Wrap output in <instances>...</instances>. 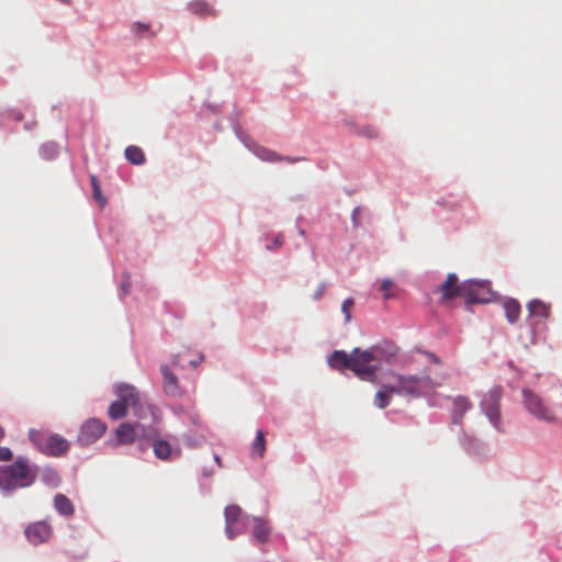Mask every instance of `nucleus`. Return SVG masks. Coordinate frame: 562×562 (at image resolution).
<instances>
[{
  "mask_svg": "<svg viewBox=\"0 0 562 562\" xmlns=\"http://www.w3.org/2000/svg\"><path fill=\"white\" fill-rule=\"evenodd\" d=\"M40 467L27 457L19 456L14 462L0 465V493L3 497L12 496L16 491L32 486L38 475Z\"/></svg>",
  "mask_w": 562,
  "mask_h": 562,
  "instance_id": "f257e3e1",
  "label": "nucleus"
},
{
  "mask_svg": "<svg viewBox=\"0 0 562 562\" xmlns=\"http://www.w3.org/2000/svg\"><path fill=\"white\" fill-rule=\"evenodd\" d=\"M327 362L329 367L333 369H349L359 379L368 382H374L375 368L373 366H364L363 362L360 361V353H355V348L351 350L350 353H347L344 350L333 351L328 356Z\"/></svg>",
  "mask_w": 562,
  "mask_h": 562,
  "instance_id": "f03ea898",
  "label": "nucleus"
},
{
  "mask_svg": "<svg viewBox=\"0 0 562 562\" xmlns=\"http://www.w3.org/2000/svg\"><path fill=\"white\" fill-rule=\"evenodd\" d=\"M397 352L398 347L390 340H383L366 350L355 348V353H360V361H362L364 366H373L375 368L373 383H379L376 380V372L380 369V363H392L397 356Z\"/></svg>",
  "mask_w": 562,
  "mask_h": 562,
  "instance_id": "7ed1b4c3",
  "label": "nucleus"
},
{
  "mask_svg": "<svg viewBox=\"0 0 562 562\" xmlns=\"http://www.w3.org/2000/svg\"><path fill=\"white\" fill-rule=\"evenodd\" d=\"M29 439L38 451L50 457H63L69 450L70 443L58 434H45L36 429L29 430Z\"/></svg>",
  "mask_w": 562,
  "mask_h": 562,
  "instance_id": "20e7f679",
  "label": "nucleus"
},
{
  "mask_svg": "<svg viewBox=\"0 0 562 562\" xmlns=\"http://www.w3.org/2000/svg\"><path fill=\"white\" fill-rule=\"evenodd\" d=\"M389 374L402 383L405 396L419 397L428 392L435 390L440 385L429 374H400L394 371H389Z\"/></svg>",
  "mask_w": 562,
  "mask_h": 562,
  "instance_id": "39448f33",
  "label": "nucleus"
},
{
  "mask_svg": "<svg viewBox=\"0 0 562 562\" xmlns=\"http://www.w3.org/2000/svg\"><path fill=\"white\" fill-rule=\"evenodd\" d=\"M154 434V425H145L144 423H123L116 430L115 436L117 443L127 445L137 442L138 449L145 451L144 441L146 438L151 437Z\"/></svg>",
  "mask_w": 562,
  "mask_h": 562,
  "instance_id": "423d86ee",
  "label": "nucleus"
},
{
  "mask_svg": "<svg viewBox=\"0 0 562 562\" xmlns=\"http://www.w3.org/2000/svg\"><path fill=\"white\" fill-rule=\"evenodd\" d=\"M503 397V389L501 386H493L483 394L480 407L483 414L487 417L488 422L497 431H503V420L501 414V401Z\"/></svg>",
  "mask_w": 562,
  "mask_h": 562,
  "instance_id": "0eeeda50",
  "label": "nucleus"
},
{
  "mask_svg": "<svg viewBox=\"0 0 562 562\" xmlns=\"http://www.w3.org/2000/svg\"><path fill=\"white\" fill-rule=\"evenodd\" d=\"M459 297H463L464 304L470 307L473 304L490 303L494 293L491 290L490 282L469 281L459 284Z\"/></svg>",
  "mask_w": 562,
  "mask_h": 562,
  "instance_id": "6e6552de",
  "label": "nucleus"
},
{
  "mask_svg": "<svg viewBox=\"0 0 562 562\" xmlns=\"http://www.w3.org/2000/svg\"><path fill=\"white\" fill-rule=\"evenodd\" d=\"M224 517L225 535L233 540L246 531L254 516L244 513L238 505L233 504L225 507Z\"/></svg>",
  "mask_w": 562,
  "mask_h": 562,
  "instance_id": "1a4fd4ad",
  "label": "nucleus"
},
{
  "mask_svg": "<svg viewBox=\"0 0 562 562\" xmlns=\"http://www.w3.org/2000/svg\"><path fill=\"white\" fill-rule=\"evenodd\" d=\"M522 404L526 411L539 420L546 423L557 422L554 411L543 401V398L529 389H522Z\"/></svg>",
  "mask_w": 562,
  "mask_h": 562,
  "instance_id": "9d476101",
  "label": "nucleus"
},
{
  "mask_svg": "<svg viewBox=\"0 0 562 562\" xmlns=\"http://www.w3.org/2000/svg\"><path fill=\"white\" fill-rule=\"evenodd\" d=\"M144 446L145 450L151 447L156 458L162 461L176 460L181 453L179 448L173 449L167 440L159 438V432L155 426L153 436L145 439Z\"/></svg>",
  "mask_w": 562,
  "mask_h": 562,
  "instance_id": "9b49d317",
  "label": "nucleus"
},
{
  "mask_svg": "<svg viewBox=\"0 0 562 562\" xmlns=\"http://www.w3.org/2000/svg\"><path fill=\"white\" fill-rule=\"evenodd\" d=\"M106 430V425L99 418H89L79 430L77 442L81 447L94 443Z\"/></svg>",
  "mask_w": 562,
  "mask_h": 562,
  "instance_id": "f8f14e48",
  "label": "nucleus"
},
{
  "mask_svg": "<svg viewBox=\"0 0 562 562\" xmlns=\"http://www.w3.org/2000/svg\"><path fill=\"white\" fill-rule=\"evenodd\" d=\"M162 375V390L167 396L180 397L183 394V390L179 384L178 376L172 372L171 368L167 363H161L159 367Z\"/></svg>",
  "mask_w": 562,
  "mask_h": 562,
  "instance_id": "ddd939ff",
  "label": "nucleus"
},
{
  "mask_svg": "<svg viewBox=\"0 0 562 562\" xmlns=\"http://www.w3.org/2000/svg\"><path fill=\"white\" fill-rule=\"evenodd\" d=\"M25 536L33 544L43 543L50 537V527L44 521H37L25 529Z\"/></svg>",
  "mask_w": 562,
  "mask_h": 562,
  "instance_id": "4468645a",
  "label": "nucleus"
},
{
  "mask_svg": "<svg viewBox=\"0 0 562 562\" xmlns=\"http://www.w3.org/2000/svg\"><path fill=\"white\" fill-rule=\"evenodd\" d=\"M132 407L134 414L139 419H149L151 423L150 425L158 423L160 419L159 409L147 402H143L140 398L134 405H132Z\"/></svg>",
  "mask_w": 562,
  "mask_h": 562,
  "instance_id": "2eb2a0df",
  "label": "nucleus"
},
{
  "mask_svg": "<svg viewBox=\"0 0 562 562\" xmlns=\"http://www.w3.org/2000/svg\"><path fill=\"white\" fill-rule=\"evenodd\" d=\"M116 395L120 401L126 403L127 406L134 405L139 398V394L135 386L127 383H120L115 387Z\"/></svg>",
  "mask_w": 562,
  "mask_h": 562,
  "instance_id": "dca6fc26",
  "label": "nucleus"
},
{
  "mask_svg": "<svg viewBox=\"0 0 562 562\" xmlns=\"http://www.w3.org/2000/svg\"><path fill=\"white\" fill-rule=\"evenodd\" d=\"M54 508L64 517H71L75 514V507L71 501L61 493L54 496Z\"/></svg>",
  "mask_w": 562,
  "mask_h": 562,
  "instance_id": "f3484780",
  "label": "nucleus"
},
{
  "mask_svg": "<svg viewBox=\"0 0 562 562\" xmlns=\"http://www.w3.org/2000/svg\"><path fill=\"white\" fill-rule=\"evenodd\" d=\"M527 310L530 316L548 318L551 313V305L541 300L535 299L527 304Z\"/></svg>",
  "mask_w": 562,
  "mask_h": 562,
  "instance_id": "a211bd4d",
  "label": "nucleus"
},
{
  "mask_svg": "<svg viewBox=\"0 0 562 562\" xmlns=\"http://www.w3.org/2000/svg\"><path fill=\"white\" fill-rule=\"evenodd\" d=\"M252 521L255 522L252 529V536L258 542H267L270 536V528L267 526V521L260 517H252Z\"/></svg>",
  "mask_w": 562,
  "mask_h": 562,
  "instance_id": "6ab92c4d",
  "label": "nucleus"
},
{
  "mask_svg": "<svg viewBox=\"0 0 562 562\" xmlns=\"http://www.w3.org/2000/svg\"><path fill=\"white\" fill-rule=\"evenodd\" d=\"M250 149L251 151L258 157L260 158L261 160L263 161H269V162H277V161H281V156L278 155L276 151L273 150H270L263 146H260V145H257V144H252V146L246 144Z\"/></svg>",
  "mask_w": 562,
  "mask_h": 562,
  "instance_id": "aec40b11",
  "label": "nucleus"
},
{
  "mask_svg": "<svg viewBox=\"0 0 562 562\" xmlns=\"http://www.w3.org/2000/svg\"><path fill=\"white\" fill-rule=\"evenodd\" d=\"M38 474L41 475V481L49 487H57L60 484L61 479L58 472L52 467L40 469Z\"/></svg>",
  "mask_w": 562,
  "mask_h": 562,
  "instance_id": "412c9836",
  "label": "nucleus"
},
{
  "mask_svg": "<svg viewBox=\"0 0 562 562\" xmlns=\"http://www.w3.org/2000/svg\"><path fill=\"white\" fill-rule=\"evenodd\" d=\"M442 301H449L457 295V274L450 273L445 283L440 285Z\"/></svg>",
  "mask_w": 562,
  "mask_h": 562,
  "instance_id": "4be33fe9",
  "label": "nucleus"
},
{
  "mask_svg": "<svg viewBox=\"0 0 562 562\" xmlns=\"http://www.w3.org/2000/svg\"><path fill=\"white\" fill-rule=\"evenodd\" d=\"M131 32L135 38H150L154 37L156 32L151 30L149 23L134 22L131 25Z\"/></svg>",
  "mask_w": 562,
  "mask_h": 562,
  "instance_id": "5701e85b",
  "label": "nucleus"
},
{
  "mask_svg": "<svg viewBox=\"0 0 562 562\" xmlns=\"http://www.w3.org/2000/svg\"><path fill=\"white\" fill-rule=\"evenodd\" d=\"M504 311H505L507 321L510 324H514L519 318L521 307H520V304L518 303V301H516L514 299H509L504 302Z\"/></svg>",
  "mask_w": 562,
  "mask_h": 562,
  "instance_id": "b1692460",
  "label": "nucleus"
},
{
  "mask_svg": "<svg viewBox=\"0 0 562 562\" xmlns=\"http://www.w3.org/2000/svg\"><path fill=\"white\" fill-rule=\"evenodd\" d=\"M125 158L133 165L140 166L145 162V155L137 146H127L124 151Z\"/></svg>",
  "mask_w": 562,
  "mask_h": 562,
  "instance_id": "393cba45",
  "label": "nucleus"
},
{
  "mask_svg": "<svg viewBox=\"0 0 562 562\" xmlns=\"http://www.w3.org/2000/svg\"><path fill=\"white\" fill-rule=\"evenodd\" d=\"M127 407L128 406L126 405V403H123V401H114L109 407V417L114 420L125 417L127 413Z\"/></svg>",
  "mask_w": 562,
  "mask_h": 562,
  "instance_id": "a878e982",
  "label": "nucleus"
},
{
  "mask_svg": "<svg viewBox=\"0 0 562 562\" xmlns=\"http://www.w3.org/2000/svg\"><path fill=\"white\" fill-rule=\"evenodd\" d=\"M58 153V145L55 142H46L40 147V156L45 160L55 159Z\"/></svg>",
  "mask_w": 562,
  "mask_h": 562,
  "instance_id": "bb28decb",
  "label": "nucleus"
},
{
  "mask_svg": "<svg viewBox=\"0 0 562 562\" xmlns=\"http://www.w3.org/2000/svg\"><path fill=\"white\" fill-rule=\"evenodd\" d=\"M252 454H258V457L262 458L266 451V439L262 430H258L256 434V438L252 442Z\"/></svg>",
  "mask_w": 562,
  "mask_h": 562,
  "instance_id": "cd10ccee",
  "label": "nucleus"
},
{
  "mask_svg": "<svg viewBox=\"0 0 562 562\" xmlns=\"http://www.w3.org/2000/svg\"><path fill=\"white\" fill-rule=\"evenodd\" d=\"M189 9L191 12L201 16L209 15L212 13V9L209 5V3L203 0H195L191 2L189 4Z\"/></svg>",
  "mask_w": 562,
  "mask_h": 562,
  "instance_id": "c85d7f7f",
  "label": "nucleus"
},
{
  "mask_svg": "<svg viewBox=\"0 0 562 562\" xmlns=\"http://www.w3.org/2000/svg\"><path fill=\"white\" fill-rule=\"evenodd\" d=\"M391 398L392 397L390 396L387 391H385L381 385V389L375 393L373 403L378 408L383 409L390 404Z\"/></svg>",
  "mask_w": 562,
  "mask_h": 562,
  "instance_id": "c756f323",
  "label": "nucleus"
},
{
  "mask_svg": "<svg viewBox=\"0 0 562 562\" xmlns=\"http://www.w3.org/2000/svg\"><path fill=\"white\" fill-rule=\"evenodd\" d=\"M90 182H91L94 200L100 204V206H104L106 203V199L103 196V194L101 192V188H100L98 178L93 175L90 176Z\"/></svg>",
  "mask_w": 562,
  "mask_h": 562,
  "instance_id": "7c9ffc66",
  "label": "nucleus"
},
{
  "mask_svg": "<svg viewBox=\"0 0 562 562\" xmlns=\"http://www.w3.org/2000/svg\"><path fill=\"white\" fill-rule=\"evenodd\" d=\"M381 385L383 386V389L385 391H387V393L390 394L391 397H392L393 394H396V395H400V396H405L402 383L397 382L396 380H394L393 383H384V384H381Z\"/></svg>",
  "mask_w": 562,
  "mask_h": 562,
  "instance_id": "2f4dec72",
  "label": "nucleus"
},
{
  "mask_svg": "<svg viewBox=\"0 0 562 562\" xmlns=\"http://www.w3.org/2000/svg\"><path fill=\"white\" fill-rule=\"evenodd\" d=\"M183 443L189 448H196L202 445L204 441V437L201 436H193L191 434H184L182 436Z\"/></svg>",
  "mask_w": 562,
  "mask_h": 562,
  "instance_id": "473e14b6",
  "label": "nucleus"
},
{
  "mask_svg": "<svg viewBox=\"0 0 562 562\" xmlns=\"http://www.w3.org/2000/svg\"><path fill=\"white\" fill-rule=\"evenodd\" d=\"M355 306V300L352 297L346 299L341 304V312L345 316V323L351 321V310Z\"/></svg>",
  "mask_w": 562,
  "mask_h": 562,
  "instance_id": "72a5a7b5",
  "label": "nucleus"
},
{
  "mask_svg": "<svg viewBox=\"0 0 562 562\" xmlns=\"http://www.w3.org/2000/svg\"><path fill=\"white\" fill-rule=\"evenodd\" d=\"M130 289H131L130 273L124 272L123 281L121 283V288H120V292H119L120 299H123L125 295H127L130 292Z\"/></svg>",
  "mask_w": 562,
  "mask_h": 562,
  "instance_id": "f704fd0d",
  "label": "nucleus"
},
{
  "mask_svg": "<svg viewBox=\"0 0 562 562\" xmlns=\"http://www.w3.org/2000/svg\"><path fill=\"white\" fill-rule=\"evenodd\" d=\"M461 443L463 448L470 453H476L479 451V442L472 438L464 437Z\"/></svg>",
  "mask_w": 562,
  "mask_h": 562,
  "instance_id": "c9c22d12",
  "label": "nucleus"
},
{
  "mask_svg": "<svg viewBox=\"0 0 562 562\" xmlns=\"http://www.w3.org/2000/svg\"><path fill=\"white\" fill-rule=\"evenodd\" d=\"M282 245H283V236H282V234H278L273 237L271 244H266V249L273 250V249L281 247Z\"/></svg>",
  "mask_w": 562,
  "mask_h": 562,
  "instance_id": "e433bc0d",
  "label": "nucleus"
},
{
  "mask_svg": "<svg viewBox=\"0 0 562 562\" xmlns=\"http://www.w3.org/2000/svg\"><path fill=\"white\" fill-rule=\"evenodd\" d=\"M359 134H361L364 137L368 138H375L378 136V132L372 126H363L359 131Z\"/></svg>",
  "mask_w": 562,
  "mask_h": 562,
  "instance_id": "4c0bfd02",
  "label": "nucleus"
},
{
  "mask_svg": "<svg viewBox=\"0 0 562 562\" xmlns=\"http://www.w3.org/2000/svg\"><path fill=\"white\" fill-rule=\"evenodd\" d=\"M13 457L11 449L8 447H0V461H10Z\"/></svg>",
  "mask_w": 562,
  "mask_h": 562,
  "instance_id": "58836bf2",
  "label": "nucleus"
},
{
  "mask_svg": "<svg viewBox=\"0 0 562 562\" xmlns=\"http://www.w3.org/2000/svg\"><path fill=\"white\" fill-rule=\"evenodd\" d=\"M459 415L471 408V403L468 398L459 396Z\"/></svg>",
  "mask_w": 562,
  "mask_h": 562,
  "instance_id": "ea45409f",
  "label": "nucleus"
},
{
  "mask_svg": "<svg viewBox=\"0 0 562 562\" xmlns=\"http://www.w3.org/2000/svg\"><path fill=\"white\" fill-rule=\"evenodd\" d=\"M360 212H361V207L357 206L353 209V211L351 213V221L355 226H360V221H359Z\"/></svg>",
  "mask_w": 562,
  "mask_h": 562,
  "instance_id": "a19ab883",
  "label": "nucleus"
},
{
  "mask_svg": "<svg viewBox=\"0 0 562 562\" xmlns=\"http://www.w3.org/2000/svg\"><path fill=\"white\" fill-rule=\"evenodd\" d=\"M393 285V281L391 279H384L381 282L380 290L387 291Z\"/></svg>",
  "mask_w": 562,
  "mask_h": 562,
  "instance_id": "79ce46f5",
  "label": "nucleus"
},
{
  "mask_svg": "<svg viewBox=\"0 0 562 562\" xmlns=\"http://www.w3.org/2000/svg\"><path fill=\"white\" fill-rule=\"evenodd\" d=\"M324 292H325V284H321L313 295L314 300H316V301L319 300L323 296Z\"/></svg>",
  "mask_w": 562,
  "mask_h": 562,
  "instance_id": "37998d69",
  "label": "nucleus"
},
{
  "mask_svg": "<svg viewBox=\"0 0 562 562\" xmlns=\"http://www.w3.org/2000/svg\"><path fill=\"white\" fill-rule=\"evenodd\" d=\"M204 360V356L200 353L196 359H193L189 362L192 368H196Z\"/></svg>",
  "mask_w": 562,
  "mask_h": 562,
  "instance_id": "c03bdc74",
  "label": "nucleus"
},
{
  "mask_svg": "<svg viewBox=\"0 0 562 562\" xmlns=\"http://www.w3.org/2000/svg\"><path fill=\"white\" fill-rule=\"evenodd\" d=\"M281 158H282L281 161L284 160V161H288L290 164H294V162H297L300 160H303V158H301V157H290V156H284L283 157V156H281Z\"/></svg>",
  "mask_w": 562,
  "mask_h": 562,
  "instance_id": "a18cd8bd",
  "label": "nucleus"
},
{
  "mask_svg": "<svg viewBox=\"0 0 562 562\" xmlns=\"http://www.w3.org/2000/svg\"><path fill=\"white\" fill-rule=\"evenodd\" d=\"M171 363L173 367L180 366V355L179 353H175L171 356Z\"/></svg>",
  "mask_w": 562,
  "mask_h": 562,
  "instance_id": "49530a36",
  "label": "nucleus"
},
{
  "mask_svg": "<svg viewBox=\"0 0 562 562\" xmlns=\"http://www.w3.org/2000/svg\"><path fill=\"white\" fill-rule=\"evenodd\" d=\"M425 355H427V357H428L431 361H434L435 363H439V362H440L439 358H438L436 355H434V353H431V352H425Z\"/></svg>",
  "mask_w": 562,
  "mask_h": 562,
  "instance_id": "de8ad7c7",
  "label": "nucleus"
},
{
  "mask_svg": "<svg viewBox=\"0 0 562 562\" xmlns=\"http://www.w3.org/2000/svg\"><path fill=\"white\" fill-rule=\"evenodd\" d=\"M213 474V471L212 470H207V469H203L202 471V475L203 476H211Z\"/></svg>",
  "mask_w": 562,
  "mask_h": 562,
  "instance_id": "09e8293b",
  "label": "nucleus"
},
{
  "mask_svg": "<svg viewBox=\"0 0 562 562\" xmlns=\"http://www.w3.org/2000/svg\"><path fill=\"white\" fill-rule=\"evenodd\" d=\"M383 292H384V294H383L384 300H389L392 297V293H390L387 291H383Z\"/></svg>",
  "mask_w": 562,
  "mask_h": 562,
  "instance_id": "8fccbe9b",
  "label": "nucleus"
},
{
  "mask_svg": "<svg viewBox=\"0 0 562 562\" xmlns=\"http://www.w3.org/2000/svg\"><path fill=\"white\" fill-rule=\"evenodd\" d=\"M451 422H452V424L457 423V413L456 412H453L451 415Z\"/></svg>",
  "mask_w": 562,
  "mask_h": 562,
  "instance_id": "3c124183",
  "label": "nucleus"
},
{
  "mask_svg": "<svg viewBox=\"0 0 562 562\" xmlns=\"http://www.w3.org/2000/svg\"><path fill=\"white\" fill-rule=\"evenodd\" d=\"M214 461H215L218 465H221V458H220V456L215 454V456H214Z\"/></svg>",
  "mask_w": 562,
  "mask_h": 562,
  "instance_id": "603ef678",
  "label": "nucleus"
},
{
  "mask_svg": "<svg viewBox=\"0 0 562 562\" xmlns=\"http://www.w3.org/2000/svg\"><path fill=\"white\" fill-rule=\"evenodd\" d=\"M207 108L210 110H212L213 112H216V110H217L216 105H213V104H207Z\"/></svg>",
  "mask_w": 562,
  "mask_h": 562,
  "instance_id": "864d4df0",
  "label": "nucleus"
},
{
  "mask_svg": "<svg viewBox=\"0 0 562 562\" xmlns=\"http://www.w3.org/2000/svg\"><path fill=\"white\" fill-rule=\"evenodd\" d=\"M4 436V430L0 427V440L3 438Z\"/></svg>",
  "mask_w": 562,
  "mask_h": 562,
  "instance_id": "5fc2aeb1",
  "label": "nucleus"
},
{
  "mask_svg": "<svg viewBox=\"0 0 562 562\" xmlns=\"http://www.w3.org/2000/svg\"><path fill=\"white\" fill-rule=\"evenodd\" d=\"M299 234H300L301 236H304V235H305L304 229H299Z\"/></svg>",
  "mask_w": 562,
  "mask_h": 562,
  "instance_id": "6e6d98bb",
  "label": "nucleus"
},
{
  "mask_svg": "<svg viewBox=\"0 0 562 562\" xmlns=\"http://www.w3.org/2000/svg\"><path fill=\"white\" fill-rule=\"evenodd\" d=\"M22 115L20 113L16 114L15 120H21Z\"/></svg>",
  "mask_w": 562,
  "mask_h": 562,
  "instance_id": "4d7b16f0",
  "label": "nucleus"
}]
</instances>
